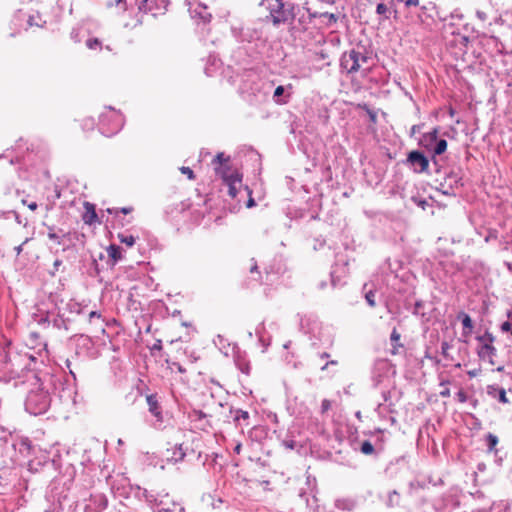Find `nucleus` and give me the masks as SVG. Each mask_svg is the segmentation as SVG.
<instances>
[{
	"instance_id": "ea45409f",
	"label": "nucleus",
	"mask_w": 512,
	"mask_h": 512,
	"mask_svg": "<svg viewBox=\"0 0 512 512\" xmlns=\"http://www.w3.org/2000/svg\"><path fill=\"white\" fill-rule=\"evenodd\" d=\"M86 188L87 187L85 185L80 187L77 180H69L67 183V187H66V189H68L69 192H71V193L79 192L80 189H86Z\"/></svg>"
},
{
	"instance_id": "2eb2a0df",
	"label": "nucleus",
	"mask_w": 512,
	"mask_h": 512,
	"mask_svg": "<svg viewBox=\"0 0 512 512\" xmlns=\"http://www.w3.org/2000/svg\"><path fill=\"white\" fill-rule=\"evenodd\" d=\"M391 370V364L386 359H377L372 367V381L375 386L379 385L382 377L386 376Z\"/></svg>"
},
{
	"instance_id": "b1692460",
	"label": "nucleus",
	"mask_w": 512,
	"mask_h": 512,
	"mask_svg": "<svg viewBox=\"0 0 512 512\" xmlns=\"http://www.w3.org/2000/svg\"><path fill=\"white\" fill-rule=\"evenodd\" d=\"M357 500L352 497H344V498H338L335 500V507L342 511L351 512L354 511L357 507Z\"/></svg>"
},
{
	"instance_id": "680f3d73",
	"label": "nucleus",
	"mask_w": 512,
	"mask_h": 512,
	"mask_svg": "<svg viewBox=\"0 0 512 512\" xmlns=\"http://www.w3.org/2000/svg\"><path fill=\"white\" fill-rule=\"evenodd\" d=\"M421 128H422V125H419V124L413 125L411 127L410 136H414L416 133L420 132Z\"/></svg>"
},
{
	"instance_id": "4468645a",
	"label": "nucleus",
	"mask_w": 512,
	"mask_h": 512,
	"mask_svg": "<svg viewBox=\"0 0 512 512\" xmlns=\"http://www.w3.org/2000/svg\"><path fill=\"white\" fill-rule=\"evenodd\" d=\"M76 344V355H82L87 357H94L95 349L94 343L89 336L79 335L75 338Z\"/></svg>"
},
{
	"instance_id": "09e8293b",
	"label": "nucleus",
	"mask_w": 512,
	"mask_h": 512,
	"mask_svg": "<svg viewBox=\"0 0 512 512\" xmlns=\"http://www.w3.org/2000/svg\"><path fill=\"white\" fill-rule=\"evenodd\" d=\"M322 17L326 18L329 24L336 23L338 20V17L335 14L328 12L323 13Z\"/></svg>"
},
{
	"instance_id": "5fc2aeb1",
	"label": "nucleus",
	"mask_w": 512,
	"mask_h": 512,
	"mask_svg": "<svg viewBox=\"0 0 512 512\" xmlns=\"http://www.w3.org/2000/svg\"><path fill=\"white\" fill-rule=\"evenodd\" d=\"M500 328L502 332H512V323L510 321H504Z\"/></svg>"
},
{
	"instance_id": "e2e57ef3",
	"label": "nucleus",
	"mask_w": 512,
	"mask_h": 512,
	"mask_svg": "<svg viewBox=\"0 0 512 512\" xmlns=\"http://www.w3.org/2000/svg\"><path fill=\"white\" fill-rule=\"evenodd\" d=\"M111 512H132V511H130V509H129L126 505H124V504H122V503H121V504H120V508H118V509H114V510H113V511H111Z\"/></svg>"
},
{
	"instance_id": "49530a36",
	"label": "nucleus",
	"mask_w": 512,
	"mask_h": 512,
	"mask_svg": "<svg viewBox=\"0 0 512 512\" xmlns=\"http://www.w3.org/2000/svg\"><path fill=\"white\" fill-rule=\"evenodd\" d=\"M86 46L89 49L94 50V49L99 48L101 46V43L97 38H93V39H88L86 41Z\"/></svg>"
},
{
	"instance_id": "9b49d317",
	"label": "nucleus",
	"mask_w": 512,
	"mask_h": 512,
	"mask_svg": "<svg viewBox=\"0 0 512 512\" xmlns=\"http://www.w3.org/2000/svg\"><path fill=\"white\" fill-rule=\"evenodd\" d=\"M17 479L16 469L12 466H3L0 468V494H5L14 487Z\"/></svg>"
},
{
	"instance_id": "2f4dec72",
	"label": "nucleus",
	"mask_w": 512,
	"mask_h": 512,
	"mask_svg": "<svg viewBox=\"0 0 512 512\" xmlns=\"http://www.w3.org/2000/svg\"><path fill=\"white\" fill-rule=\"evenodd\" d=\"M447 149V141L445 139H437L434 148L432 149L433 156L443 154Z\"/></svg>"
},
{
	"instance_id": "3c124183",
	"label": "nucleus",
	"mask_w": 512,
	"mask_h": 512,
	"mask_svg": "<svg viewBox=\"0 0 512 512\" xmlns=\"http://www.w3.org/2000/svg\"><path fill=\"white\" fill-rule=\"evenodd\" d=\"M255 335L257 337H259L260 335L261 336H264L265 335V322L262 321L261 323L258 324V326L256 327L255 329Z\"/></svg>"
},
{
	"instance_id": "bb28decb",
	"label": "nucleus",
	"mask_w": 512,
	"mask_h": 512,
	"mask_svg": "<svg viewBox=\"0 0 512 512\" xmlns=\"http://www.w3.org/2000/svg\"><path fill=\"white\" fill-rule=\"evenodd\" d=\"M411 201L423 210H426L427 207L432 208L434 203H437L431 194L427 198H423L420 194H413Z\"/></svg>"
},
{
	"instance_id": "338daca9",
	"label": "nucleus",
	"mask_w": 512,
	"mask_h": 512,
	"mask_svg": "<svg viewBox=\"0 0 512 512\" xmlns=\"http://www.w3.org/2000/svg\"><path fill=\"white\" fill-rule=\"evenodd\" d=\"M242 450V444L240 442L236 443V445L233 448L234 453L240 454Z\"/></svg>"
},
{
	"instance_id": "6e6d98bb",
	"label": "nucleus",
	"mask_w": 512,
	"mask_h": 512,
	"mask_svg": "<svg viewBox=\"0 0 512 512\" xmlns=\"http://www.w3.org/2000/svg\"><path fill=\"white\" fill-rule=\"evenodd\" d=\"M451 348L450 344L446 341L442 342L441 344V354L444 356V357H447L448 356V350Z\"/></svg>"
},
{
	"instance_id": "423d86ee",
	"label": "nucleus",
	"mask_w": 512,
	"mask_h": 512,
	"mask_svg": "<svg viewBox=\"0 0 512 512\" xmlns=\"http://www.w3.org/2000/svg\"><path fill=\"white\" fill-rule=\"evenodd\" d=\"M369 56L359 49H351L342 54L340 59L341 68L348 74H354L361 70H368Z\"/></svg>"
},
{
	"instance_id": "c9c22d12",
	"label": "nucleus",
	"mask_w": 512,
	"mask_h": 512,
	"mask_svg": "<svg viewBox=\"0 0 512 512\" xmlns=\"http://www.w3.org/2000/svg\"><path fill=\"white\" fill-rule=\"evenodd\" d=\"M381 395H382L383 403H379L378 406H377V409H376L379 413H380V411L382 409H384L385 404L388 403L389 406L392 405V403H391V391H389V390L382 391Z\"/></svg>"
},
{
	"instance_id": "cd10ccee",
	"label": "nucleus",
	"mask_w": 512,
	"mask_h": 512,
	"mask_svg": "<svg viewBox=\"0 0 512 512\" xmlns=\"http://www.w3.org/2000/svg\"><path fill=\"white\" fill-rule=\"evenodd\" d=\"M109 256V262L111 266H114L117 262L122 259V248L119 245L111 244L107 248Z\"/></svg>"
},
{
	"instance_id": "dca6fc26",
	"label": "nucleus",
	"mask_w": 512,
	"mask_h": 512,
	"mask_svg": "<svg viewBox=\"0 0 512 512\" xmlns=\"http://www.w3.org/2000/svg\"><path fill=\"white\" fill-rule=\"evenodd\" d=\"M146 402L149 412L155 417V427H160L164 421L162 407L158 401L157 394H149L146 396Z\"/></svg>"
},
{
	"instance_id": "4d7b16f0",
	"label": "nucleus",
	"mask_w": 512,
	"mask_h": 512,
	"mask_svg": "<svg viewBox=\"0 0 512 512\" xmlns=\"http://www.w3.org/2000/svg\"><path fill=\"white\" fill-rule=\"evenodd\" d=\"M36 18H38V16H35V15H31L29 16L28 20H27V24L28 26L32 27V26H37V27H40V23L36 22Z\"/></svg>"
},
{
	"instance_id": "4be33fe9",
	"label": "nucleus",
	"mask_w": 512,
	"mask_h": 512,
	"mask_svg": "<svg viewBox=\"0 0 512 512\" xmlns=\"http://www.w3.org/2000/svg\"><path fill=\"white\" fill-rule=\"evenodd\" d=\"M230 413L233 414V422L237 427H247L249 425V413L242 409H230Z\"/></svg>"
},
{
	"instance_id": "052dcab7",
	"label": "nucleus",
	"mask_w": 512,
	"mask_h": 512,
	"mask_svg": "<svg viewBox=\"0 0 512 512\" xmlns=\"http://www.w3.org/2000/svg\"><path fill=\"white\" fill-rule=\"evenodd\" d=\"M65 364H66V367L69 369L70 375L73 377L74 380H76V373H75L74 369H72V367H71V364H72L71 361L69 359H67L65 361Z\"/></svg>"
},
{
	"instance_id": "7c9ffc66",
	"label": "nucleus",
	"mask_w": 512,
	"mask_h": 512,
	"mask_svg": "<svg viewBox=\"0 0 512 512\" xmlns=\"http://www.w3.org/2000/svg\"><path fill=\"white\" fill-rule=\"evenodd\" d=\"M310 325L317 326L316 320H312L310 317L301 318L300 328L304 333H310L312 330H314V327L313 328L309 327Z\"/></svg>"
},
{
	"instance_id": "1a4fd4ad",
	"label": "nucleus",
	"mask_w": 512,
	"mask_h": 512,
	"mask_svg": "<svg viewBox=\"0 0 512 512\" xmlns=\"http://www.w3.org/2000/svg\"><path fill=\"white\" fill-rule=\"evenodd\" d=\"M138 11L157 16L164 14L169 4L168 0H134Z\"/></svg>"
},
{
	"instance_id": "7ed1b4c3",
	"label": "nucleus",
	"mask_w": 512,
	"mask_h": 512,
	"mask_svg": "<svg viewBox=\"0 0 512 512\" xmlns=\"http://www.w3.org/2000/svg\"><path fill=\"white\" fill-rule=\"evenodd\" d=\"M209 194H194V198H188L171 209L172 218L177 222H189L198 224L206 214L210 213L211 199Z\"/></svg>"
},
{
	"instance_id": "8fccbe9b",
	"label": "nucleus",
	"mask_w": 512,
	"mask_h": 512,
	"mask_svg": "<svg viewBox=\"0 0 512 512\" xmlns=\"http://www.w3.org/2000/svg\"><path fill=\"white\" fill-rule=\"evenodd\" d=\"M456 397H457L458 401L461 402V403H465L468 400L467 393L464 390H462V389H460L456 393Z\"/></svg>"
},
{
	"instance_id": "c85d7f7f",
	"label": "nucleus",
	"mask_w": 512,
	"mask_h": 512,
	"mask_svg": "<svg viewBox=\"0 0 512 512\" xmlns=\"http://www.w3.org/2000/svg\"><path fill=\"white\" fill-rule=\"evenodd\" d=\"M369 435H370V440H372V442L376 446H378V445L380 446L381 453H382L385 450V442H386L385 431L381 430V429H376L375 431L369 432Z\"/></svg>"
},
{
	"instance_id": "72a5a7b5",
	"label": "nucleus",
	"mask_w": 512,
	"mask_h": 512,
	"mask_svg": "<svg viewBox=\"0 0 512 512\" xmlns=\"http://www.w3.org/2000/svg\"><path fill=\"white\" fill-rule=\"evenodd\" d=\"M185 455H186V453L183 449V446L181 444L176 445L172 452L171 460H173L174 462L182 461L184 459Z\"/></svg>"
},
{
	"instance_id": "bf43d9fd",
	"label": "nucleus",
	"mask_w": 512,
	"mask_h": 512,
	"mask_svg": "<svg viewBox=\"0 0 512 512\" xmlns=\"http://www.w3.org/2000/svg\"><path fill=\"white\" fill-rule=\"evenodd\" d=\"M62 265V260L56 259L53 263V270L50 272L52 276L55 275L56 271H58L59 267Z\"/></svg>"
},
{
	"instance_id": "c03bdc74",
	"label": "nucleus",
	"mask_w": 512,
	"mask_h": 512,
	"mask_svg": "<svg viewBox=\"0 0 512 512\" xmlns=\"http://www.w3.org/2000/svg\"><path fill=\"white\" fill-rule=\"evenodd\" d=\"M365 300L370 307H375V292L370 290L365 294Z\"/></svg>"
},
{
	"instance_id": "603ef678",
	"label": "nucleus",
	"mask_w": 512,
	"mask_h": 512,
	"mask_svg": "<svg viewBox=\"0 0 512 512\" xmlns=\"http://www.w3.org/2000/svg\"><path fill=\"white\" fill-rule=\"evenodd\" d=\"M238 368L242 373L249 374L250 372V365L246 362L241 363L240 361H237Z\"/></svg>"
},
{
	"instance_id": "58836bf2",
	"label": "nucleus",
	"mask_w": 512,
	"mask_h": 512,
	"mask_svg": "<svg viewBox=\"0 0 512 512\" xmlns=\"http://www.w3.org/2000/svg\"><path fill=\"white\" fill-rule=\"evenodd\" d=\"M159 512H186V510L180 504L172 503L171 507H162Z\"/></svg>"
},
{
	"instance_id": "c756f323",
	"label": "nucleus",
	"mask_w": 512,
	"mask_h": 512,
	"mask_svg": "<svg viewBox=\"0 0 512 512\" xmlns=\"http://www.w3.org/2000/svg\"><path fill=\"white\" fill-rule=\"evenodd\" d=\"M69 232H64L63 229L58 228L54 233H47L48 238L57 245L63 244V238L67 237Z\"/></svg>"
},
{
	"instance_id": "39448f33",
	"label": "nucleus",
	"mask_w": 512,
	"mask_h": 512,
	"mask_svg": "<svg viewBox=\"0 0 512 512\" xmlns=\"http://www.w3.org/2000/svg\"><path fill=\"white\" fill-rule=\"evenodd\" d=\"M47 158L48 153L46 150H39L35 154H33V151L28 153L24 158V163L30 167V170H21L19 177L27 181H37L41 176L47 177L48 171L45 166Z\"/></svg>"
},
{
	"instance_id": "a878e982",
	"label": "nucleus",
	"mask_w": 512,
	"mask_h": 512,
	"mask_svg": "<svg viewBox=\"0 0 512 512\" xmlns=\"http://www.w3.org/2000/svg\"><path fill=\"white\" fill-rule=\"evenodd\" d=\"M52 322L55 328L69 331L71 329L73 320L69 317H64V314L58 312V314L53 318Z\"/></svg>"
},
{
	"instance_id": "ddd939ff",
	"label": "nucleus",
	"mask_w": 512,
	"mask_h": 512,
	"mask_svg": "<svg viewBox=\"0 0 512 512\" xmlns=\"http://www.w3.org/2000/svg\"><path fill=\"white\" fill-rule=\"evenodd\" d=\"M486 452L488 454H493L495 463L497 465H501L503 461V454L500 449L497 448L499 444V438L497 435L489 432L484 437Z\"/></svg>"
},
{
	"instance_id": "f704fd0d",
	"label": "nucleus",
	"mask_w": 512,
	"mask_h": 512,
	"mask_svg": "<svg viewBox=\"0 0 512 512\" xmlns=\"http://www.w3.org/2000/svg\"><path fill=\"white\" fill-rule=\"evenodd\" d=\"M117 238L120 243L125 244L128 247H132L136 241L133 235H127L125 233H118Z\"/></svg>"
},
{
	"instance_id": "5701e85b",
	"label": "nucleus",
	"mask_w": 512,
	"mask_h": 512,
	"mask_svg": "<svg viewBox=\"0 0 512 512\" xmlns=\"http://www.w3.org/2000/svg\"><path fill=\"white\" fill-rule=\"evenodd\" d=\"M85 212L83 214V221L85 224L92 225L98 222V215L96 213V206L90 202H84Z\"/></svg>"
},
{
	"instance_id": "774afa93",
	"label": "nucleus",
	"mask_w": 512,
	"mask_h": 512,
	"mask_svg": "<svg viewBox=\"0 0 512 512\" xmlns=\"http://www.w3.org/2000/svg\"><path fill=\"white\" fill-rule=\"evenodd\" d=\"M44 226L47 228V233H54L57 231V228L53 225L44 224Z\"/></svg>"
},
{
	"instance_id": "a18cd8bd",
	"label": "nucleus",
	"mask_w": 512,
	"mask_h": 512,
	"mask_svg": "<svg viewBox=\"0 0 512 512\" xmlns=\"http://www.w3.org/2000/svg\"><path fill=\"white\" fill-rule=\"evenodd\" d=\"M388 7L384 3H379L376 7V13L378 15L384 16L385 19H388L387 16Z\"/></svg>"
},
{
	"instance_id": "6ab92c4d",
	"label": "nucleus",
	"mask_w": 512,
	"mask_h": 512,
	"mask_svg": "<svg viewBox=\"0 0 512 512\" xmlns=\"http://www.w3.org/2000/svg\"><path fill=\"white\" fill-rule=\"evenodd\" d=\"M438 132V128H434L432 131L424 133L419 140V145L431 152L438 139Z\"/></svg>"
},
{
	"instance_id": "0e129e2a",
	"label": "nucleus",
	"mask_w": 512,
	"mask_h": 512,
	"mask_svg": "<svg viewBox=\"0 0 512 512\" xmlns=\"http://www.w3.org/2000/svg\"><path fill=\"white\" fill-rule=\"evenodd\" d=\"M322 411L325 412L330 408V401L327 399H324L321 404Z\"/></svg>"
},
{
	"instance_id": "79ce46f5",
	"label": "nucleus",
	"mask_w": 512,
	"mask_h": 512,
	"mask_svg": "<svg viewBox=\"0 0 512 512\" xmlns=\"http://www.w3.org/2000/svg\"><path fill=\"white\" fill-rule=\"evenodd\" d=\"M399 498H400L399 493L396 490H393L388 495V505H390V506L398 505Z\"/></svg>"
},
{
	"instance_id": "a19ab883",
	"label": "nucleus",
	"mask_w": 512,
	"mask_h": 512,
	"mask_svg": "<svg viewBox=\"0 0 512 512\" xmlns=\"http://www.w3.org/2000/svg\"><path fill=\"white\" fill-rule=\"evenodd\" d=\"M265 273H266V282H268V281H272V279H270L271 275L280 274V273H282V270H281L280 266L275 269L273 265H270L265 268Z\"/></svg>"
},
{
	"instance_id": "0eeeda50",
	"label": "nucleus",
	"mask_w": 512,
	"mask_h": 512,
	"mask_svg": "<svg viewBox=\"0 0 512 512\" xmlns=\"http://www.w3.org/2000/svg\"><path fill=\"white\" fill-rule=\"evenodd\" d=\"M294 3L291 0H275L270 6V17L274 25L287 23L295 17Z\"/></svg>"
},
{
	"instance_id": "f3484780",
	"label": "nucleus",
	"mask_w": 512,
	"mask_h": 512,
	"mask_svg": "<svg viewBox=\"0 0 512 512\" xmlns=\"http://www.w3.org/2000/svg\"><path fill=\"white\" fill-rule=\"evenodd\" d=\"M133 210H134V208L132 206H126V207H121V208H118V207L107 208V212L111 215H114L115 221H117L121 227H124V226L130 224L131 220H125L124 218H121L119 216V214L127 215V214L131 213Z\"/></svg>"
},
{
	"instance_id": "aec40b11",
	"label": "nucleus",
	"mask_w": 512,
	"mask_h": 512,
	"mask_svg": "<svg viewBox=\"0 0 512 512\" xmlns=\"http://www.w3.org/2000/svg\"><path fill=\"white\" fill-rule=\"evenodd\" d=\"M358 450L367 456L377 457L381 454L380 446H376L370 439L361 441Z\"/></svg>"
},
{
	"instance_id": "de8ad7c7",
	"label": "nucleus",
	"mask_w": 512,
	"mask_h": 512,
	"mask_svg": "<svg viewBox=\"0 0 512 512\" xmlns=\"http://www.w3.org/2000/svg\"><path fill=\"white\" fill-rule=\"evenodd\" d=\"M258 338V343L263 347V352L266 351V349L268 348V346L270 345V337L266 338V336H259L257 337Z\"/></svg>"
},
{
	"instance_id": "412c9836",
	"label": "nucleus",
	"mask_w": 512,
	"mask_h": 512,
	"mask_svg": "<svg viewBox=\"0 0 512 512\" xmlns=\"http://www.w3.org/2000/svg\"><path fill=\"white\" fill-rule=\"evenodd\" d=\"M292 85L289 84L286 87L278 86L274 90L273 99L277 104H286L290 98Z\"/></svg>"
},
{
	"instance_id": "e433bc0d",
	"label": "nucleus",
	"mask_w": 512,
	"mask_h": 512,
	"mask_svg": "<svg viewBox=\"0 0 512 512\" xmlns=\"http://www.w3.org/2000/svg\"><path fill=\"white\" fill-rule=\"evenodd\" d=\"M424 306H425L424 301H422V300L416 301L414 304V308L412 310V314L424 318L426 315L425 312L423 311Z\"/></svg>"
},
{
	"instance_id": "20e7f679",
	"label": "nucleus",
	"mask_w": 512,
	"mask_h": 512,
	"mask_svg": "<svg viewBox=\"0 0 512 512\" xmlns=\"http://www.w3.org/2000/svg\"><path fill=\"white\" fill-rule=\"evenodd\" d=\"M212 166L216 176L228 186V192H239L242 190L243 175L230 156L225 155L223 152L218 153L212 160Z\"/></svg>"
},
{
	"instance_id": "a211bd4d",
	"label": "nucleus",
	"mask_w": 512,
	"mask_h": 512,
	"mask_svg": "<svg viewBox=\"0 0 512 512\" xmlns=\"http://www.w3.org/2000/svg\"><path fill=\"white\" fill-rule=\"evenodd\" d=\"M496 348L493 346V343H484L480 345L477 349L478 357L482 360L488 359L491 365L494 364L493 358L496 356Z\"/></svg>"
},
{
	"instance_id": "f8f14e48",
	"label": "nucleus",
	"mask_w": 512,
	"mask_h": 512,
	"mask_svg": "<svg viewBox=\"0 0 512 512\" xmlns=\"http://www.w3.org/2000/svg\"><path fill=\"white\" fill-rule=\"evenodd\" d=\"M108 507V498L103 493H92L85 504L84 512H101Z\"/></svg>"
},
{
	"instance_id": "13d9d810",
	"label": "nucleus",
	"mask_w": 512,
	"mask_h": 512,
	"mask_svg": "<svg viewBox=\"0 0 512 512\" xmlns=\"http://www.w3.org/2000/svg\"><path fill=\"white\" fill-rule=\"evenodd\" d=\"M22 203H23L24 205H27V206H28V208H29L30 210H32V211L36 210V209H37V207H38V205H37V203H36L35 201L28 202L27 200L22 199Z\"/></svg>"
},
{
	"instance_id": "864d4df0",
	"label": "nucleus",
	"mask_w": 512,
	"mask_h": 512,
	"mask_svg": "<svg viewBox=\"0 0 512 512\" xmlns=\"http://www.w3.org/2000/svg\"><path fill=\"white\" fill-rule=\"evenodd\" d=\"M180 171H181L184 175H187V177H188L189 179H194V173H193V171H192V169H191V168L183 166V167H181V168H180Z\"/></svg>"
},
{
	"instance_id": "393cba45",
	"label": "nucleus",
	"mask_w": 512,
	"mask_h": 512,
	"mask_svg": "<svg viewBox=\"0 0 512 512\" xmlns=\"http://www.w3.org/2000/svg\"><path fill=\"white\" fill-rule=\"evenodd\" d=\"M487 394L492 398L498 399V401L503 404L509 403V400L506 396L505 389L502 387H499L498 385H488L487 386Z\"/></svg>"
},
{
	"instance_id": "37998d69",
	"label": "nucleus",
	"mask_w": 512,
	"mask_h": 512,
	"mask_svg": "<svg viewBox=\"0 0 512 512\" xmlns=\"http://www.w3.org/2000/svg\"><path fill=\"white\" fill-rule=\"evenodd\" d=\"M400 340V334L398 333V331L394 328L391 332V335H390V341L393 345V347H396V346H402L401 344H399Z\"/></svg>"
},
{
	"instance_id": "6e6552de",
	"label": "nucleus",
	"mask_w": 512,
	"mask_h": 512,
	"mask_svg": "<svg viewBox=\"0 0 512 512\" xmlns=\"http://www.w3.org/2000/svg\"><path fill=\"white\" fill-rule=\"evenodd\" d=\"M100 124L102 133L106 136H111L116 134L122 128L123 117L118 111L113 108H109L107 112L101 114Z\"/></svg>"
},
{
	"instance_id": "473e14b6",
	"label": "nucleus",
	"mask_w": 512,
	"mask_h": 512,
	"mask_svg": "<svg viewBox=\"0 0 512 512\" xmlns=\"http://www.w3.org/2000/svg\"><path fill=\"white\" fill-rule=\"evenodd\" d=\"M457 318L459 320H461L463 328L468 329L469 332H471V330L473 329V321H472L471 317L465 312H460L458 314Z\"/></svg>"
},
{
	"instance_id": "69168bd1",
	"label": "nucleus",
	"mask_w": 512,
	"mask_h": 512,
	"mask_svg": "<svg viewBox=\"0 0 512 512\" xmlns=\"http://www.w3.org/2000/svg\"><path fill=\"white\" fill-rule=\"evenodd\" d=\"M248 196H249V198L246 201V207L247 208H252L253 206H255V200L251 197L252 194H248Z\"/></svg>"
},
{
	"instance_id": "4c0bfd02",
	"label": "nucleus",
	"mask_w": 512,
	"mask_h": 512,
	"mask_svg": "<svg viewBox=\"0 0 512 512\" xmlns=\"http://www.w3.org/2000/svg\"><path fill=\"white\" fill-rule=\"evenodd\" d=\"M476 340L479 341L481 343V345L484 343L492 344L495 340V337L493 336L492 333L486 331L483 335H478L476 337Z\"/></svg>"
},
{
	"instance_id": "f257e3e1",
	"label": "nucleus",
	"mask_w": 512,
	"mask_h": 512,
	"mask_svg": "<svg viewBox=\"0 0 512 512\" xmlns=\"http://www.w3.org/2000/svg\"><path fill=\"white\" fill-rule=\"evenodd\" d=\"M1 456L13 465H27L31 473L57 472L46 493L47 506L44 512H63L70 503V491L73 486L76 469L56 452L41 449L27 436L16 430H10L0 422Z\"/></svg>"
},
{
	"instance_id": "f03ea898",
	"label": "nucleus",
	"mask_w": 512,
	"mask_h": 512,
	"mask_svg": "<svg viewBox=\"0 0 512 512\" xmlns=\"http://www.w3.org/2000/svg\"><path fill=\"white\" fill-rule=\"evenodd\" d=\"M32 378L34 382L24 402L29 414L37 416L46 413L52 402V394L57 395L61 401L73 400L74 391L66 387L62 377L52 369L33 372Z\"/></svg>"
},
{
	"instance_id": "9d476101",
	"label": "nucleus",
	"mask_w": 512,
	"mask_h": 512,
	"mask_svg": "<svg viewBox=\"0 0 512 512\" xmlns=\"http://www.w3.org/2000/svg\"><path fill=\"white\" fill-rule=\"evenodd\" d=\"M404 164L415 173H424L429 168L428 158L418 150L409 152Z\"/></svg>"
}]
</instances>
